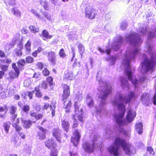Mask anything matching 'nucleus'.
<instances>
[{
    "instance_id": "61",
    "label": "nucleus",
    "mask_w": 156,
    "mask_h": 156,
    "mask_svg": "<svg viewBox=\"0 0 156 156\" xmlns=\"http://www.w3.org/2000/svg\"><path fill=\"white\" fill-rule=\"evenodd\" d=\"M43 116V115L42 114H37L36 115L35 119L37 120H38L41 118Z\"/></svg>"
},
{
    "instance_id": "30",
    "label": "nucleus",
    "mask_w": 156,
    "mask_h": 156,
    "mask_svg": "<svg viewBox=\"0 0 156 156\" xmlns=\"http://www.w3.org/2000/svg\"><path fill=\"white\" fill-rule=\"evenodd\" d=\"M34 91L33 90L31 92H23L22 93V95L24 98H26V97L28 95L30 99L32 98L33 94L34 93Z\"/></svg>"
},
{
    "instance_id": "19",
    "label": "nucleus",
    "mask_w": 156,
    "mask_h": 156,
    "mask_svg": "<svg viewBox=\"0 0 156 156\" xmlns=\"http://www.w3.org/2000/svg\"><path fill=\"white\" fill-rule=\"evenodd\" d=\"M61 125L62 128L66 132H67L69 130V124L68 121L66 119L62 120Z\"/></svg>"
},
{
    "instance_id": "52",
    "label": "nucleus",
    "mask_w": 156,
    "mask_h": 156,
    "mask_svg": "<svg viewBox=\"0 0 156 156\" xmlns=\"http://www.w3.org/2000/svg\"><path fill=\"white\" fill-rule=\"evenodd\" d=\"M1 69L3 71H7L8 70V66L5 65H2L0 66Z\"/></svg>"
},
{
    "instance_id": "41",
    "label": "nucleus",
    "mask_w": 156,
    "mask_h": 156,
    "mask_svg": "<svg viewBox=\"0 0 156 156\" xmlns=\"http://www.w3.org/2000/svg\"><path fill=\"white\" fill-rule=\"evenodd\" d=\"M26 62L28 63H33L34 62V59L33 57L28 56L26 58Z\"/></svg>"
},
{
    "instance_id": "42",
    "label": "nucleus",
    "mask_w": 156,
    "mask_h": 156,
    "mask_svg": "<svg viewBox=\"0 0 156 156\" xmlns=\"http://www.w3.org/2000/svg\"><path fill=\"white\" fill-rule=\"evenodd\" d=\"M60 57L62 58H64L66 56V55L64 49H61L59 51V53Z\"/></svg>"
},
{
    "instance_id": "26",
    "label": "nucleus",
    "mask_w": 156,
    "mask_h": 156,
    "mask_svg": "<svg viewBox=\"0 0 156 156\" xmlns=\"http://www.w3.org/2000/svg\"><path fill=\"white\" fill-rule=\"evenodd\" d=\"M22 122L24 127L26 128H29L32 124V121L30 120H22Z\"/></svg>"
},
{
    "instance_id": "7",
    "label": "nucleus",
    "mask_w": 156,
    "mask_h": 156,
    "mask_svg": "<svg viewBox=\"0 0 156 156\" xmlns=\"http://www.w3.org/2000/svg\"><path fill=\"white\" fill-rule=\"evenodd\" d=\"M99 138H100L98 134L94 135L92 138V144L87 142L85 143L82 146L83 148L84 151L87 153H92L95 147V142L97 141L98 140H99Z\"/></svg>"
},
{
    "instance_id": "34",
    "label": "nucleus",
    "mask_w": 156,
    "mask_h": 156,
    "mask_svg": "<svg viewBox=\"0 0 156 156\" xmlns=\"http://www.w3.org/2000/svg\"><path fill=\"white\" fill-rule=\"evenodd\" d=\"M34 90L36 91L35 95L38 98H41L42 96V94L40 90L38 87H36L35 88Z\"/></svg>"
},
{
    "instance_id": "44",
    "label": "nucleus",
    "mask_w": 156,
    "mask_h": 156,
    "mask_svg": "<svg viewBox=\"0 0 156 156\" xmlns=\"http://www.w3.org/2000/svg\"><path fill=\"white\" fill-rule=\"evenodd\" d=\"M31 81L30 79H28L24 80V85L26 87H28L31 83Z\"/></svg>"
},
{
    "instance_id": "53",
    "label": "nucleus",
    "mask_w": 156,
    "mask_h": 156,
    "mask_svg": "<svg viewBox=\"0 0 156 156\" xmlns=\"http://www.w3.org/2000/svg\"><path fill=\"white\" fill-rule=\"evenodd\" d=\"M12 68L14 69V71L16 72H17L18 73H19V69L17 68L16 64L15 63H13L12 64Z\"/></svg>"
},
{
    "instance_id": "25",
    "label": "nucleus",
    "mask_w": 156,
    "mask_h": 156,
    "mask_svg": "<svg viewBox=\"0 0 156 156\" xmlns=\"http://www.w3.org/2000/svg\"><path fill=\"white\" fill-rule=\"evenodd\" d=\"M64 78L67 80H72L74 78L73 74L71 72H66Z\"/></svg>"
},
{
    "instance_id": "39",
    "label": "nucleus",
    "mask_w": 156,
    "mask_h": 156,
    "mask_svg": "<svg viewBox=\"0 0 156 156\" xmlns=\"http://www.w3.org/2000/svg\"><path fill=\"white\" fill-rule=\"evenodd\" d=\"M98 50L101 53H106L107 55H109L110 54V52L111 51V49L110 48H107L106 51H105L100 47L98 48Z\"/></svg>"
},
{
    "instance_id": "18",
    "label": "nucleus",
    "mask_w": 156,
    "mask_h": 156,
    "mask_svg": "<svg viewBox=\"0 0 156 156\" xmlns=\"http://www.w3.org/2000/svg\"><path fill=\"white\" fill-rule=\"evenodd\" d=\"M121 82V86L123 88H129V84L128 83L127 79L124 77H122L120 80Z\"/></svg>"
},
{
    "instance_id": "9",
    "label": "nucleus",
    "mask_w": 156,
    "mask_h": 156,
    "mask_svg": "<svg viewBox=\"0 0 156 156\" xmlns=\"http://www.w3.org/2000/svg\"><path fill=\"white\" fill-rule=\"evenodd\" d=\"M81 136L80 133L77 129L75 130L73 133V136L71 138V142H73L74 145L76 146Z\"/></svg>"
},
{
    "instance_id": "40",
    "label": "nucleus",
    "mask_w": 156,
    "mask_h": 156,
    "mask_svg": "<svg viewBox=\"0 0 156 156\" xmlns=\"http://www.w3.org/2000/svg\"><path fill=\"white\" fill-rule=\"evenodd\" d=\"M10 124H11L9 122L5 123L4 124V127L6 133H7L8 132Z\"/></svg>"
},
{
    "instance_id": "17",
    "label": "nucleus",
    "mask_w": 156,
    "mask_h": 156,
    "mask_svg": "<svg viewBox=\"0 0 156 156\" xmlns=\"http://www.w3.org/2000/svg\"><path fill=\"white\" fill-rule=\"evenodd\" d=\"M50 106V110L51 112L52 117L55 115V106L53 105V106L51 105L49 106V104L48 103H46L44 104L43 107V109H47Z\"/></svg>"
},
{
    "instance_id": "35",
    "label": "nucleus",
    "mask_w": 156,
    "mask_h": 156,
    "mask_svg": "<svg viewBox=\"0 0 156 156\" xmlns=\"http://www.w3.org/2000/svg\"><path fill=\"white\" fill-rule=\"evenodd\" d=\"M128 26L127 23L126 21H122L120 24V29L122 30H125Z\"/></svg>"
},
{
    "instance_id": "60",
    "label": "nucleus",
    "mask_w": 156,
    "mask_h": 156,
    "mask_svg": "<svg viewBox=\"0 0 156 156\" xmlns=\"http://www.w3.org/2000/svg\"><path fill=\"white\" fill-rule=\"evenodd\" d=\"M151 102H153L154 105H156V95L155 94L153 97V99L152 100Z\"/></svg>"
},
{
    "instance_id": "24",
    "label": "nucleus",
    "mask_w": 156,
    "mask_h": 156,
    "mask_svg": "<svg viewBox=\"0 0 156 156\" xmlns=\"http://www.w3.org/2000/svg\"><path fill=\"white\" fill-rule=\"evenodd\" d=\"M31 43V40H29L25 44V48L26 49V53L27 54H29L31 51L30 49Z\"/></svg>"
},
{
    "instance_id": "11",
    "label": "nucleus",
    "mask_w": 156,
    "mask_h": 156,
    "mask_svg": "<svg viewBox=\"0 0 156 156\" xmlns=\"http://www.w3.org/2000/svg\"><path fill=\"white\" fill-rule=\"evenodd\" d=\"M16 115H14L12 118V126L14 127L16 130L18 132H19L21 129V128L20 126L18 125L19 123V120L18 118L16 119Z\"/></svg>"
},
{
    "instance_id": "38",
    "label": "nucleus",
    "mask_w": 156,
    "mask_h": 156,
    "mask_svg": "<svg viewBox=\"0 0 156 156\" xmlns=\"http://www.w3.org/2000/svg\"><path fill=\"white\" fill-rule=\"evenodd\" d=\"M26 63V62L24 59H21L17 63L18 66L19 68H22Z\"/></svg>"
},
{
    "instance_id": "12",
    "label": "nucleus",
    "mask_w": 156,
    "mask_h": 156,
    "mask_svg": "<svg viewBox=\"0 0 156 156\" xmlns=\"http://www.w3.org/2000/svg\"><path fill=\"white\" fill-rule=\"evenodd\" d=\"M150 97L148 94L144 93L141 96V100L143 103L146 105H148L149 103H151Z\"/></svg>"
},
{
    "instance_id": "54",
    "label": "nucleus",
    "mask_w": 156,
    "mask_h": 156,
    "mask_svg": "<svg viewBox=\"0 0 156 156\" xmlns=\"http://www.w3.org/2000/svg\"><path fill=\"white\" fill-rule=\"evenodd\" d=\"M8 2L10 5L13 6L16 3L15 0H8Z\"/></svg>"
},
{
    "instance_id": "14",
    "label": "nucleus",
    "mask_w": 156,
    "mask_h": 156,
    "mask_svg": "<svg viewBox=\"0 0 156 156\" xmlns=\"http://www.w3.org/2000/svg\"><path fill=\"white\" fill-rule=\"evenodd\" d=\"M46 146L49 149H55L56 146V144L54 141L52 139H49L45 143Z\"/></svg>"
},
{
    "instance_id": "2",
    "label": "nucleus",
    "mask_w": 156,
    "mask_h": 156,
    "mask_svg": "<svg viewBox=\"0 0 156 156\" xmlns=\"http://www.w3.org/2000/svg\"><path fill=\"white\" fill-rule=\"evenodd\" d=\"M126 38L127 41L129 42L133 48L132 49L130 48L127 49L122 64L124 66L125 72L128 79L131 82L136 89L145 80V78L142 77L139 80L136 79L132 72L130 64L131 61L133 60L135 57L139 53L141 50L140 47L142 40L138 34L134 32L127 34Z\"/></svg>"
},
{
    "instance_id": "47",
    "label": "nucleus",
    "mask_w": 156,
    "mask_h": 156,
    "mask_svg": "<svg viewBox=\"0 0 156 156\" xmlns=\"http://www.w3.org/2000/svg\"><path fill=\"white\" fill-rule=\"evenodd\" d=\"M48 82L49 83L50 85L51 86L53 84V78L51 76H49L47 79Z\"/></svg>"
},
{
    "instance_id": "23",
    "label": "nucleus",
    "mask_w": 156,
    "mask_h": 156,
    "mask_svg": "<svg viewBox=\"0 0 156 156\" xmlns=\"http://www.w3.org/2000/svg\"><path fill=\"white\" fill-rule=\"evenodd\" d=\"M143 124L142 123H137L136 125V129L137 133L141 134L143 133Z\"/></svg>"
},
{
    "instance_id": "58",
    "label": "nucleus",
    "mask_w": 156,
    "mask_h": 156,
    "mask_svg": "<svg viewBox=\"0 0 156 156\" xmlns=\"http://www.w3.org/2000/svg\"><path fill=\"white\" fill-rule=\"evenodd\" d=\"M42 13L48 20H50L49 15H48L46 12H42Z\"/></svg>"
},
{
    "instance_id": "29",
    "label": "nucleus",
    "mask_w": 156,
    "mask_h": 156,
    "mask_svg": "<svg viewBox=\"0 0 156 156\" xmlns=\"http://www.w3.org/2000/svg\"><path fill=\"white\" fill-rule=\"evenodd\" d=\"M19 138L16 133H14L13 137L12 140V142L14 143L15 147H17L20 145V143L18 142Z\"/></svg>"
},
{
    "instance_id": "33",
    "label": "nucleus",
    "mask_w": 156,
    "mask_h": 156,
    "mask_svg": "<svg viewBox=\"0 0 156 156\" xmlns=\"http://www.w3.org/2000/svg\"><path fill=\"white\" fill-rule=\"evenodd\" d=\"M116 59V56H115L110 57L106 59L109 62L110 64L111 65H113L115 64Z\"/></svg>"
},
{
    "instance_id": "56",
    "label": "nucleus",
    "mask_w": 156,
    "mask_h": 156,
    "mask_svg": "<svg viewBox=\"0 0 156 156\" xmlns=\"http://www.w3.org/2000/svg\"><path fill=\"white\" fill-rule=\"evenodd\" d=\"M40 74L39 72L36 73L34 74L33 76V77L37 79L40 77Z\"/></svg>"
},
{
    "instance_id": "10",
    "label": "nucleus",
    "mask_w": 156,
    "mask_h": 156,
    "mask_svg": "<svg viewBox=\"0 0 156 156\" xmlns=\"http://www.w3.org/2000/svg\"><path fill=\"white\" fill-rule=\"evenodd\" d=\"M37 127L40 130V131L37 132V137L40 140H43L46 137L45 134L47 130L40 126H37Z\"/></svg>"
},
{
    "instance_id": "55",
    "label": "nucleus",
    "mask_w": 156,
    "mask_h": 156,
    "mask_svg": "<svg viewBox=\"0 0 156 156\" xmlns=\"http://www.w3.org/2000/svg\"><path fill=\"white\" fill-rule=\"evenodd\" d=\"M58 151L55 150L54 151H51V156H57Z\"/></svg>"
},
{
    "instance_id": "22",
    "label": "nucleus",
    "mask_w": 156,
    "mask_h": 156,
    "mask_svg": "<svg viewBox=\"0 0 156 156\" xmlns=\"http://www.w3.org/2000/svg\"><path fill=\"white\" fill-rule=\"evenodd\" d=\"M104 136L106 138H109L112 134V130L110 129V126H108L105 129Z\"/></svg>"
},
{
    "instance_id": "51",
    "label": "nucleus",
    "mask_w": 156,
    "mask_h": 156,
    "mask_svg": "<svg viewBox=\"0 0 156 156\" xmlns=\"http://www.w3.org/2000/svg\"><path fill=\"white\" fill-rule=\"evenodd\" d=\"M23 109L25 112L27 113L29 111L30 108L27 105H25L23 106Z\"/></svg>"
},
{
    "instance_id": "28",
    "label": "nucleus",
    "mask_w": 156,
    "mask_h": 156,
    "mask_svg": "<svg viewBox=\"0 0 156 156\" xmlns=\"http://www.w3.org/2000/svg\"><path fill=\"white\" fill-rule=\"evenodd\" d=\"M77 46L78 47L79 52L82 57L83 54L85 52V48L84 46L81 43H77Z\"/></svg>"
},
{
    "instance_id": "43",
    "label": "nucleus",
    "mask_w": 156,
    "mask_h": 156,
    "mask_svg": "<svg viewBox=\"0 0 156 156\" xmlns=\"http://www.w3.org/2000/svg\"><path fill=\"white\" fill-rule=\"evenodd\" d=\"M83 97L82 93L80 92H78V94L76 95V99L79 101H80L83 99Z\"/></svg>"
},
{
    "instance_id": "6",
    "label": "nucleus",
    "mask_w": 156,
    "mask_h": 156,
    "mask_svg": "<svg viewBox=\"0 0 156 156\" xmlns=\"http://www.w3.org/2000/svg\"><path fill=\"white\" fill-rule=\"evenodd\" d=\"M75 112L76 114L74 115L73 118L74 120L73 127V128H76L78 126L77 121V119L80 121L83 122V119L82 115L83 109L80 107L79 103L77 101L76 102L74 105Z\"/></svg>"
},
{
    "instance_id": "5",
    "label": "nucleus",
    "mask_w": 156,
    "mask_h": 156,
    "mask_svg": "<svg viewBox=\"0 0 156 156\" xmlns=\"http://www.w3.org/2000/svg\"><path fill=\"white\" fill-rule=\"evenodd\" d=\"M120 148L125 151L126 154L130 155L135 153L134 149H132L131 146L127 144L124 140L117 138L113 144L108 148L109 152L115 156H118Z\"/></svg>"
},
{
    "instance_id": "46",
    "label": "nucleus",
    "mask_w": 156,
    "mask_h": 156,
    "mask_svg": "<svg viewBox=\"0 0 156 156\" xmlns=\"http://www.w3.org/2000/svg\"><path fill=\"white\" fill-rule=\"evenodd\" d=\"M47 84L46 82L43 81L42 83L38 87L39 88L40 87H42L43 89H46L47 88Z\"/></svg>"
},
{
    "instance_id": "13",
    "label": "nucleus",
    "mask_w": 156,
    "mask_h": 156,
    "mask_svg": "<svg viewBox=\"0 0 156 156\" xmlns=\"http://www.w3.org/2000/svg\"><path fill=\"white\" fill-rule=\"evenodd\" d=\"M63 94L62 95L63 100L66 99L70 95L69 87L66 84H64L63 86Z\"/></svg>"
},
{
    "instance_id": "62",
    "label": "nucleus",
    "mask_w": 156,
    "mask_h": 156,
    "mask_svg": "<svg viewBox=\"0 0 156 156\" xmlns=\"http://www.w3.org/2000/svg\"><path fill=\"white\" fill-rule=\"evenodd\" d=\"M19 134L21 136V138L23 139H24L25 138V135L24 133H23V132H19Z\"/></svg>"
},
{
    "instance_id": "3",
    "label": "nucleus",
    "mask_w": 156,
    "mask_h": 156,
    "mask_svg": "<svg viewBox=\"0 0 156 156\" xmlns=\"http://www.w3.org/2000/svg\"><path fill=\"white\" fill-rule=\"evenodd\" d=\"M146 27L140 26L137 28V31L141 33L142 35L147 33L148 38L146 43L148 53L149 55L147 57L145 54H143L142 56V61L141 62V71L144 74L150 71L151 72L153 71L156 64V53L154 52L153 50L154 44L152 39L154 37H156V28L155 30L152 32H147Z\"/></svg>"
},
{
    "instance_id": "57",
    "label": "nucleus",
    "mask_w": 156,
    "mask_h": 156,
    "mask_svg": "<svg viewBox=\"0 0 156 156\" xmlns=\"http://www.w3.org/2000/svg\"><path fill=\"white\" fill-rule=\"evenodd\" d=\"M30 114L32 117H34L35 118L37 113L34 112V111H31L30 112Z\"/></svg>"
},
{
    "instance_id": "4",
    "label": "nucleus",
    "mask_w": 156,
    "mask_h": 156,
    "mask_svg": "<svg viewBox=\"0 0 156 156\" xmlns=\"http://www.w3.org/2000/svg\"><path fill=\"white\" fill-rule=\"evenodd\" d=\"M100 86L99 96L98 97L101 100V102L98 107H97V112L98 113H104L105 108L104 105L106 104V100L108 94L111 92L112 86L105 81L102 80L98 81Z\"/></svg>"
},
{
    "instance_id": "50",
    "label": "nucleus",
    "mask_w": 156,
    "mask_h": 156,
    "mask_svg": "<svg viewBox=\"0 0 156 156\" xmlns=\"http://www.w3.org/2000/svg\"><path fill=\"white\" fill-rule=\"evenodd\" d=\"M42 73L43 75L45 76H48L49 74V72L47 69L45 68L43 71Z\"/></svg>"
},
{
    "instance_id": "59",
    "label": "nucleus",
    "mask_w": 156,
    "mask_h": 156,
    "mask_svg": "<svg viewBox=\"0 0 156 156\" xmlns=\"http://www.w3.org/2000/svg\"><path fill=\"white\" fill-rule=\"evenodd\" d=\"M37 66L38 68L41 69H42L43 67V64L41 62H38L37 63Z\"/></svg>"
},
{
    "instance_id": "8",
    "label": "nucleus",
    "mask_w": 156,
    "mask_h": 156,
    "mask_svg": "<svg viewBox=\"0 0 156 156\" xmlns=\"http://www.w3.org/2000/svg\"><path fill=\"white\" fill-rule=\"evenodd\" d=\"M122 39L120 36L118 35L114 40L115 43L112 48L114 51H117L120 48L121 45Z\"/></svg>"
},
{
    "instance_id": "49",
    "label": "nucleus",
    "mask_w": 156,
    "mask_h": 156,
    "mask_svg": "<svg viewBox=\"0 0 156 156\" xmlns=\"http://www.w3.org/2000/svg\"><path fill=\"white\" fill-rule=\"evenodd\" d=\"M147 151L149 152V153L150 154L154 155V151L153 148L151 147H148L147 148Z\"/></svg>"
},
{
    "instance_id": "27",
    "label": "nucleus",
    "mask_w": 156,
    "mask_h": 156,
    "mask_svg": "<svg viewBox=\"0 0 156 156\" xmlns=\"http://www.w3.org/2000/svg\"><path fill=\"white\" fill-rule=\"evenodd\" d=\"M86 102L88 106L91 107L93 106L94 104L93 100L89 95H87V96Z\"/></svg>"
},
{
    "instance_id": "63",
    "label": "nucleus",
    "mask_w": 156,
    "mask_h": 156,
    "mask_svg": "<svg viewBox=\"0 0 156 156\" xmlns=\"http://www.w3.org/2000/svg\"><path fill=\"white\" fill-rule=\"evenodd\" d=\"M31 11L32 13L38 18L40 17L39 15L36 12V10H31Z\"/></svg>"
},
{
    "instance_id": "16",
    "label": "nucleus",
    "mask_w": 156,
    "mask_h": 156,
    "mask_svg": "<svg viewBox=\"0 0 156 156\" xmlns=\"http://www.w3.org/2000/svg\"><path fill=\"white\" fill-rule=\"evenodd\" d=\"M48 58L52 64H53L56 63L55 55L54 52L50 51L48 53Z\"/></svg>"
},
{
    "instance_id": "45",
    "label": "nucleus",
    "mask_w": 156,
    "mask_h": 156,
    "mask_svg": "<svg viewBox=\"0 0 156 156\" xmlns=\"http://www.w3.org/2000/svg\"><path fill=\"white\" fill-rule=\"evenodd\" d=\"M10 12L17 17H19L20 16V13L19 10H11Z\"/></svg>"
},
{
    "instance_id": "20",
    "label": "nucleus",
    "mask_w": 156,
    "mask_h": 156,
    "mask_svg": "<svg viewBox=\"0 0 156 156\" xmlns=\"http://www.w3.org/2000/svg\"><path fill=\"white\" fill-rule=\"evenodd\" d=\"M41 37H44L43 39L46 40L47 39H50L52 37V35H49L48 32L46 30H43L42 31V34L40 35Z\"/></svg>"
},
{
    "instance_id": "1",
    "label": "nucleus",
    "mask_w": 156,
    "mask_h": 156,
    "mask_svg": "<svg viewBox=\"0 0 156 156\" xmlns=\"http://www.w3.org/2000/svg\"><path fill=\"white\" fill-rule=\"evenodd\" d=\"M136 98V95L134 93L130 92L126 95L117 94L114 100L112 101V104L114 106L117 108L119 111L118 114L115 113L114 115V118L116 122L115 129V132L118 133H123L125 135H127V132L124 129L122 126L132 122L136 114L134 111L128 108L129 111L126 117L127 121H123L122 119L125 112V105L129 103L131 100H135Z\"/></svg>"
},
{
    "instance_id": "37",
    "label": "nucleus",
    "mask_w": 156,
    "mask_h": 156,
    "mask_svg": "<svg viewBox=\"0 0 156 156\" xmlns=\"http://www.w3.org/2000/svg\"><path fill=\"white\" fill-rule=\"evenodd\" d=\"M19 74V73L17 72L11 71L9 73L10 78L13 79L17 77Z\"/></svg>"
},
{
    "instance_id": "36",
    "label": "nucleus",
    "mask_w": 156,
    "mask_h": 156,
    "mask_svg": "<svg viewBox=\"0 0 156 156\" xmlns=\"http://www.w3.org/2000/svg\"><path fill=\"white\" fill-rule=\"evenodd\" d=\"M64 105L65 104H67L65 108L66 111V112H68L69 111V108L71 106L72 103L70 101H66L64 102Z\"/></svg>"
},
{
    "instance_id": "32",
    "label": "nucleus",
    "mask_w": 156,
    "mask_h": 156,
    "mask_svg": "<svg viewBox=\"0 0 156 156\" xmlns=\"http://www.w3.org/2000/svg\"><path fill=\"white\" fill-rule=\"evenodd\" d=\"M17 110V108L16 106H12L9 109V112L11 115H13L11 117V120H12V117L14 115H16L17 116V115L15 114Z\"/></svg>"
},
{
    "instance_id": "48",
    "label": "nucleus",
    "mask_w": 156,
    "mask_h": 156,
    "mask_svg": "<svg viewBox=\"0 0 156 156\" xmlns=\"http://www.w3.org/2000/svg\"><path fill=\"white\" fill-rule=\"evenodd\" d=\"M41 4L43 7L44 9H46L48 6L47 2H46V1H41Z\"/></svg>"
},
{
    "instance_id": "21",
    "label": "nucleus",
    "mask_w": 156,
    "mask_h": 156,
    "mask_svg": "<svg viewBox=\"0 0 156 156\" xmlns=\"http://www.w3.org/2000/svg\"><path fill=\"white\" fill-rule=\"evenodd\" d=\"M85 14L87 17L91 19L94 18L96 15V14L93 12L92 10H86Z\"/></svg>"
},
{
    "instance_id": "64",
    "label": "nucleus",
    "mask_w": 156,
    "mask_h": 156,
    "mask_svg": "<svg viewBox=\"0 0 156 156\" xmlns=\"http://www.w3.org/2000/svg\"><path fill=\"white\" fill-rule=\"evenodd\" d=\"M5 73L2 71H0V79H2L3 78V77Z\"/></svg>"
},
{
    "instance_id": "31",
    "label": "nucleus",
    "mask_w": 156,
    "mask_h": 156,
    "mask_svg": "<svg viewBox=\"0 0 156 156\" xmlns=\"http://www.w3.org/2000/svg\"><path fill=\"white\" fill-rule=\"evenodd\" d=\"M29 28L31 32L35 34L38 32L40 31L39 27L37 26L31 25L29 27Z\"/></svg>"
},
{
    "instance_id": "15",
    "label": "nucleus",
    "mask_w": 156,
    "mask_h": 156,
    "mask_svg": "<svg viewBox=\"0 0 156 156\" xmlns=\"http://www.w3.org/2000/svg\"><path fill=\"white\" fill-rule=\"evenodd\" d=\"M53 136L57 140L59 143H61V138L60 130L58 128H55L52 132Z\"/></svg>"
}]
</instances>
